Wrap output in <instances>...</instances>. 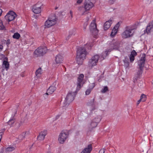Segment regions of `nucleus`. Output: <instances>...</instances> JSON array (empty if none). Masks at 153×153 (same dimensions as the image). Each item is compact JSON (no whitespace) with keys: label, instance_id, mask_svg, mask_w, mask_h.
Segmentation results:
<instances>
[{"label":"nucleus","instance_id":"obj_1","mask_svg":"<svg viewBox=\"0 0 153 153\" xmlns=\"http://www.w3.org/2000/svg\"><path fill=\"white\" fill-rule=\"evenodd\" d=\"M93 46L92 45H89L88 43L86 44L84 48L79 47L77 50L76 62L79 65L82 64L83 60L85 59L87 54L86 48L90 49Z\"/></svg>","mask_w":153,"mask_h":153},{"label":"nucleus","instance_id":"obj_2","mask_svg":"<svg viewBox=\"0 0 153 153\" xmlns=\"http://www.w3.org/2000/svg\"><path fill=\"white\" fill-rule=\"evenodd\" d=\"M103 52L102 55L100 56L98 55H95L92 56L90 59L88 61V66L89 68H92L94 66L96 65L98 62V60L100 59L101 60H102L105 59L106 56L107 55V53H105L106 52Z\"/></svg>","mask_w":153,"mask_h":153},{"label":"nucleus","instance_id":"obj_3","mask_svg":"<svg viewBox=\"0 0 153 153\" xmlns=\"http://www.w3.org/2000/svg\"><path fill=\"white\" fill-rule=\"evenodd\" d=\"M134 33V28L131 26H126L121 34L122 38L127 39L132 37Z\"/></svg>","mask_w":153,"mask_h":153},{"label":"nucleus","instance_id":"obj_4","mask_svg":"<svg viewBox=\"0 0 153 153\" xmlns=\"http://www.w3.org/2000/svg\"><path fill=\"white\" fill-rule=\"evenodd\" d=\"M70 92L67 94L65 98L64 103L65 106L68 105L70 103L72 102L74 99V97L76 94V92Z\"/></svg>","mask_w":153,"mask_h":153},{"label":"nucleus","instance_id":"obj_5","mask_svg":"<svg viewBox=\"0 0 153 153\" xmlns=\"http://www.w3.org/2000/svg\"><path fill=\"white\" fill-rule=\"evenodd\" d=\"M110 48L108 50H106L104 52L107 51L105 53H107V55H108V53L110 52L112 50H118L120 47V45L119 42L114 40H112L111 42V44L109 45Z\"/></svg>","mask_w":153,"mask_h":153},{"label":"nucleus","instance_id":"obj_6","mask_svg":"<svg viewBox=\"0 0 153 153\" xmlns=\"http://www.w3.org/2000/svg\"><path fill=\"white\" fill-rule=\"evenodd\" d=\"M96 0H85L84 3V6L86 10H90L94 6Z\"/></svg>","mask_w":153,"mask_h":153},{"label":"nucleus","instance_id":"obj_7","mask_svg":"<svg viewBox=\"0 0 153 153\" xmlns=\"http://www.w3.org/2000/svg\"><path fill=\"white\" fill-rule=\"evenodd\" d=\"M68 132L66 131H61L60 134L58 139L59 143L61 144L64 143L68 137Z\"/></svg>","mask_w":153,"mask_h":153},{"label":"nucleus","instance_id":"obj_8","mask_svg":"<svg viewBox=\"0 0 153 153\" xmlns=\"http://www.w3.org/2000/svg\"><path fill=\"white\" fill-rule=\"evenodd\" d=\"M84 75L83 74H81L79 75L78 77L77 81V87L76 88V91H78L81 88L82 86L84 84L83 78Z\"/></svg>","mask_w":153,"mask_h":153},{"label":"nucleus","instance_id":"obj_9","mask_svg":"<svg viewBox=\"0 0 153 153\" xmlns=\"http://www.w3.org/2000/svg\"><path fill=\"white\" fill-rule=\"evenodd\" d=\"M47 48L44 47H39L36 49L34 51V53L37 56H42L45 54L47 52Z\"/></svg>","mask_w":153,"mask_h":153},{"label":"nucleus","instance_id":"obj_10","mask_svg":"<svg viewBox=\"0 0 153 153\" xmlns=\"http://www.w3.org/2000/svg\"><path fill=\"white\" fill-rule=\"evenodd\" d=\"M56 20L55 16L53 18H49L45 22V26L47 27H50L54 25L56 23Z\"/></svg>","mask_w":153,"mask_h":153},{"label":"nucleus","instance_id":"obj_11","mask_svg":"<svg viewBox=\"0 0 153 153\" xmlns=\"http://www.w3.org/2000/svg\"><path fill=\"white\" fill-rule=\"evenodd\" d=\"M16 16V13L13 11H9L5 16V19L8 22L12 21L14 19Z\"/></svg>","mask_w":153,"mask_h":153},{"label":"nucleus","instance_id":"obj_12","mask_svg":"<svg viewBox=\"0 0 153 153\" xmlns=\"http://www.w3.org/2000/svg\"><path fill=\"white\" fill-rule=\"evenodd\" d=\"M146 54L143 53L142 56L138 62V65L141 71H142L144 66L145 61Z\"/></svg>","mask_w":153,"mask_h":153},{"label":"nucleus","instance_id":"obj_13","mask_svg":"<svg viewBox=\"0 0 153 153\" xmlns=\"http://www.w3.org/2000/svg\"><path fill=\"white\" fill-rule=\"evenodd\" d=\"M89 28L90 31L93 33H98V30L97 28L95 20H94L92 21L90 24Z\"/></svg>","mask_w":153,"mask_h":153},{"label":"nucleus","instance_id":"obj_14","mask_svg":"<svg viewBox=\"0 0 153 153\" xmlns=\"http://www.w3.org/2000/svg\"><path fill=\"white\" fill-rule=\"evenodd\" d=\"M101 120V119L98 118H95L92 120L90 123L89 126V127L91 128H93L96 127L98 123Z\"/></svg>","mask_w":153,"mask_h":153},{"label":"nucleus","instance_id":"obj_15","mask_svg":"<svg viewBox=\"0 0 153 153\" xmlns=\"http://www.w3.org/2000/svg\"><path fill=\"white\" fill-rule=\"evenodd\" d=\"M47 131L44 130L42 131L39 134V135L37 137V138L38 140H43L45 138V136L47 134Z\"/></svg>","mask_w":153,"mask_h":153},{"label":"nucleus","instance_id":"obj_16","mask_svg":"<svg viewBox=\"0 0 153 153\" xmlns=\"http://www.w3.org/2000/svg\"><path fill=\"white\" fill-rule=\"evenodd\" d=\"M120 25L119 23L118 22L114 27V28L112 30L111 33V37H113L114 36L117 34Z\"/></svg>","mask_w":153,"mask_h":153},{"label":"nucleus","instance_id":"obj_17","mask_svg":"<svg viewBox=\"0 0 153 153\" xmlns=\"http://www.w3.org/2000/svg\"><path fill=\"white\" fill-rule=\"evenodd\" d=\"M16 113L17 111L16 110L15 111V114L12 115V117L7 122L8 124L10 126H13V125L15 122V118L14 117L15 114H16Z\"/></svg>","mask_w":153,"mask_h":153},{"label":"nucleus","instance_id":"obj_18","mask_svg":"<svg viewBox=\"0 0 153 153\" xmlns=\"http://www.w3.org/2000/svg\"><path fill=\"white\" fill-rule=\"evenodd\" d=\"M153 28V20L149 23L148 25L146 27V30H145V31H146L147 34H149L151 32V29H152Z\"/></svg>","mask_w":153,"mask_h":153},{"label":"nucleus","instance_id":"obj_19","mask_svg":"<svg viewBox=\"0 0 153 153\" xmlns=\"http://www.w3.org/2000/svg\"><path fill=\"white\" fill-rule=\"evenodd\" d=\"M77 10L79 13L82 15H84L86 14L87 10H86V9L83 6H79L77 7Z\"/></svg>","mask_w":153,"mask_h":153},{"label":"nucleus","instance_id":"obj_20","mask_svg":"<svg viewBox=\"0 0 153 153\" xmlns=\"http://www.w3.org/2000/svg\"><path fill=\"white\" fill-rule=\"evenodd\" d=\"M113 22V20L110 19L104 23V28L105 30H107L110 27L111 24Z\"/></svg>","mask_w":153,"mask_h":153},{"label":"nucleus","instance_id":"obj_21","mask_svg":"<svg viewBox=\"0 0 153 153\" xmlns=\"http://www.w3.org/2000/svg\"><path fill=\"white\" fill-rule=\"evenodd\" d=\"M63 59V56L60 54H58L56 56L55 61L57 64L62 63Z\"/></svg>","mask_w":153,"mask_h":153},{"label":"nucleus","instance_id":"obj_22","mask_svg":"<svg viewBox=\"0 0 153 153\" xmlns=\"http://www.w3.org/2000/svg\"><path fill=\"white\" fill-rule=\"evenodd\" d=\"M92 149V145L91 144L89 145L87 147L84 149L81 153H90Z\"/></svg>","mask_w":153,"mask_h":153},{"label":"nucleus","instance_id":"obj_23","mask_svg":"<svg viewBox=\"0 0 153 153\" xmlns=\"http://www.w3.org/2000/svg\"><path fill=\"white\" fill-rule=\"evenodd\" d=\"M137 55V53L134 50H133L129 56L130 60L131 62H132L134 60V57Z\"/></svg>","mask_w":153,"mask_h":153},{"label":"nucleus","instance_id":"obj_24","mask_svg":"<svg viewBox=\"0 0 153 153\" xmlns=\"http://www.w3.org/2000/svg\"><path fill=\"white\" fill-rule=\"evenodd\" d=\"M56 90V87L53 86H50L48 89L47 91V93L45 95H48V94H52Z\"/></svg>","mask_w":153,"mask_h":153},{"label":"nucleus","instance_id":"obj_25","mask_svg":"<svg viewBox=\"0 0 153 153\" xmlns=\"http://www.w3.org/2000/svg\"><path fill=\"white\" fill-rule=\"evenodd\" d=\"M42 73V69L41 68H39L36 71L35 74L36 77L37 78H40L41 76Z\"/></svg>","mask_w":153,"mask_h":153},{"label":"nucleus","instance_id":"obj_26","mask_svg":"<svg viewBox=\"0 0 153 153\" xmlns=\"http://www.w3.org/2000/svg\"><path fill=\"white\" fill-rule=\"evenodd\" d=\"M32 10L36 14L39 13L41 12V8L33 6Z\"/></svg>","mask_w":153,"mask_h":153},{"label":"nucleus","instance_id":"obj_27","mask_svg":"<svg viewBox=\"0 0 153 153\" xmlns=\"http://www.w3.org/2000/svg\"><path fill=\"white\" fill-rule=\"evenodd\" d=\"M2 65L5 67L7 71L9 68V64L7 61L4 60L3 61Z\"/></svg>","mask_w":153,"mask_h":153},{"label":"nucleus","instance_id":"obj_28","mask_svg":"<svg viewBox=\"0 0 153 153\" xmlns=\"http://www.w3.org/2000/svg\"><path fill=\"white\" fill-rule=\"evenodd\" d=\"M15 149V147L13 146H10L5 149V151L7 152H10L14 150Z\"/></svg>","mask_w":153,"mask_h":153},{"label":"nucleus","instance_id":"obj_29","mask_svg":"<svg viewBox=\"0 0 153 153\" xmlns=\"http://www.w3.org/2000/svg\"><path fill=\"white\" fill-rule=\"evenodd\" d=\"M20 37V34L18 33H15L13 36V37L14 39H18Z\"/></svg>","mask_w":153,"mask_h":153},{"label":"nucleus","instance_id":"obj_30","mask_svg":"<svg viewBox=\"0 0 153 153\" xmlns=\"http://www.w3.org/2000/svg\"><path fill=\"white\" fill-rule=\"evenodd\" d=\"M25 132H23L21 134L19 135L18 137V139L20 140H23L25 137Z\"/></svg>","mask_w":153,"mask_h":153},{"label":"nucleus","instance_id":"obj_31","mask_svg":"<svg viewBox=\"0 0 153 153\" xmlns=\"http://www.w3.org/2000/svg\"><path fill=\"white\" fill-rule=\"evenodd\" d=\"M140 99L142 102H145L146 100V95L144 94H142L140 96Z\"/></svg>","mask_w":153,"mask_h":153},{"label":"nucleus","instance_id":"obj_32","mask_svg":"<svg viewBox=\"0 0 153 153\" xmlns=\"http://www.w3.org/2000/svg\"><path fill=\"white\" fill-rule=\"evenodd\" d=\"M43 5V4L41 2H38L33 6L39 7L41 9V7Z\"/></svg>","mask_w":153,"mask_h":153},{"label":"nucleus","instance_id":"obj_33","mask_svg":"<svg viewBox=\"0 0 153 153\" xmlns=\"http://www.w3.org/2000/svg\"><path fill=\"white\" fill-rule=\"evenodd\" d=\"M108 91V88L107 86H105L102 89L101 92L102 93H104Z\"/></svg>","mask_w":153,"mask_h":153},{"label":"nucleus","instance_id":"obj_34","mask_svg":"<svg viewBox=\"0 0 153 153\" xmlns=\"http://www.w3.org/2000/svg\"><path fill=\"white\" fill-rule=\"evenodd\" d=\"M92 89H92H91V88L88 89L85 91V94L86 95H89L91 93Z\"/></svg>","mask_w":153,"mask_h":153},{"label":"nucleus","instance_id":"obj_35","mask_svg":"<svg viewBox=\"0 0 153 153\" xmlns=\"http://www.w3.org/2000/svg\"><path fill=\"white\" fill-rule=\"evenodd\" d=\"M4 25L3 24L2 21L0 20V29H4Z\"/></svg>","mask_w":153,"mask_h":153},{"label":"nucleus","instance_id":"obj_36","mask_svg":"<svg viewBox=\"0 0 153 153\" xmlns=\"http://www.w3.org/2000/svg\"><path fill=\"white\" fill-rule=\"evenodd\" d=\"M23 122L22 121H20L19 123H17L16 125L18 126V127L19 128L22 125Z\"/></svg>","mask_w":153,"mask_h":153},{"label":"nucleus","instance_id":"obj_37","mask_svg":"<svg viewBox=\"0 0 153 153\" xmlns=\"http://www.w3.org/2000/svg\"><path fill=\"white\" fill-rule=\"evenodd\" d=\"M61 114H57V115H56L55 117V120H57L59 118V117L61 116Z\"/></svg>","mask_w":153,"mask_h":153},{"label":"nucleus","instance_id":"obj_38","mask_svg":"<svg viewBox=\"0 0 153 153\" xmlns=\"http://www.w3.org/2000/svg\"><path fill=\"white\" fill-rule=\"evenodd\" d=\"M124 63H125V65L126 67V68H127L128 67L129 65L128 62H126V61H123Z\"/></svg>","mask_w":153,"mask_h":153},{"label":"nucleus","instance_id":"obj_39","mask_svg":"<svg viewBox=\"0 0 153 153\" xmlns=\"http://www.w3.org/2000/svg\"><path fill=\"white\" fill-rule=\"evenodd\" d=\"M105 152V149H101L99 152V153H104Z\"/></svg>","mask_w":153,"mask_h":153},{"label":"nucleus","instance_id":"obj_40","mask_svg":"<svg viewBox=\"0 0 153 153\" xmlns=\"http://www.w3.org/2000/svg\"><path fill=\"white\" fill-rule=\"evenodd\" d=\"M88 25V23L87 22H85L84 23V25H83V27H84V29H86V27Z\"/></svg>","mask_w":153,"mask_h":153},{"label":"nucleus","instance_id":"obj_41","mask_svg":"<svg viewBox=\"0 0 153 153\" xmlns=\"http://www.w3.org/2000/svg\"><path fill=\"white\" fill-rule=\"evenodd\" d=\"M116 0H109V3L111 4H114L115 1Z\"/></svg>","mask_w":153,"mask_h":153},{"label":"nucleus","instance_id":"obj_42","mask_svg":"<svg viewBox=\"0 0 153 153\" xmlns=\"http://www.w3.org/2000/svg\"><path fill=\"white\" fill-rule=\"evenodd\" d=\"M10 43V41L9 39L7 40L6 44L7 46H8Z\"/></svg>","mask_w":153,"mask_h":153},{"label":"nucleus","instance_id":"obj_43","mask_svg":"<svg viewBox=\"0 0 153 153\" xmlns=\"http://www.w3.org/2000/svg\"><path fill=\"white\" fill-rule=\"evenodd\" d=\"M83 0H78L77 1V3L78 4H80L81 3Z\"/></svg>","mask_w":153,"mask_h":153},{"label":"nucleus","instance_id":"obj_44","mask_svg":"<svg viewBox=\"0 0 153 153\" xmlns=\"http://www.w3.org/2000/svg\"><path fill=\"white\" fill-rule=\"evenodd\" d=\"M3 46L1 45H0V51H1L3 49Z\"/></svg>","mask_w":153,"mask_h":153},{"label":"nucleus","instance_id":"obj_45","mask_svg":"<svg viewBox=\"0 0 153 153\" xmlns=\"http://www.w3.org/2000/svg\"><path fill=\"white\" fill-rule=\"evenodd\" d=\"M70 14L71 18L73 17V12L71 10H70Z\"/></svg>","mask_w":153,"mask_h":153},{"label":"nucleus","instance_id":"obj_46","mask_svg":"<svg viewBox=\"0 0 153 153\" xmlns=\"http://www.w3.org/2000/svg\"><path fill=\"white\" fill-rule=\"evenodd\" d=\"M70 34L68 36V37L69 39V38L71 36V35H74L75 33H70Z\"/></svg>","mask_w":153,"mask_h":153},{"label":"nucleus","instance_id":"obj_47","mask_svg":"<svg viewBox=\"0 0 153 153\" xmlns=\"http://www.w3.org/2000/svg\"><path fill=\"white\" fill-rule=\"evenodd\" d=\"M142 100H141L140 99L137 102V105H138L140 102Z\"/></svg>","mask_w":153,"mask_h":153},{"label":"nucleus","instance_id":"obj_48","mask_svg":"<svg viewBox=\"0 0 153 153\" xmlns=\"http://www.w3.org/2000/svg\"><path fill=\"white\" fill-rule=\"evenodd\" d=\"M2 12V10L1 9H0V16H1Z\"/></svg>","mask_w":153,"mask_h":153},{"label":"nucleus","instance_id":"obj_49","mask_svg":"<svg viewBox=\"0 0 153 153\" xmlns=\"http://www.w3.org/2000/svg\"><path fill=\"white\" fill-rule=\"evenodd\" d=\"M94 99H93L92 100V103H94Z\"/></svg>","mask_w":153,"mask_h":153},{"label":"nucleus","instance_id":"obj_50","mask_svg":"<svg viewBox=\"0 0 153 153\" xmlns=\"http://www.w3.org/2000/svg\"><path fill=\"white\" fill-rule=\"evenodd\" d=\"M152 84L153 85V80L152 82Z\"/></svg>","mask_w":153,"mask_h":153},{"label":"nucleus","instance_id":"obj_51","mask_svg":"<svg viewBox=\"0 0 153 153\" xmlns=\"http://www.w3.org/2000/svg\"><path fill=\"white\" fill-rule=\"evenodd\" d=\"M5 59H7L6 57V58H5Z\"/></svg>","mask_w":153,"mask_h":153},{"label":"nucleus","instance_id":"obj_52","mask_svg":"<svg viewBox=\"0 0 153 153\" xmlns=\"http://www.w3.org/2000/svg\"><path fill=\"white\" fill-rule=\"evenodd\" d=\"M152 48H153V46H152Z\"/></svg>","mask_w":153,"mask_h":153}]
</instances>
